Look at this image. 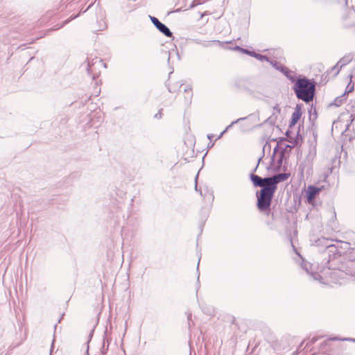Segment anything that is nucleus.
Segmentation results:
<instances>
[{
	"mask_svg": "<svg viewBox=\"0 0 355 355\" xmlns=\"http://www.w3.org/2000/svg\"><path fill=\"white\" fill-rule=\"evenodd\" d=\"M336 340V338H330V339H328V340L324 341L320 345V349L321 350H325V349H327L330 348L329 341L330 340Z\"/></svg>",
	"mask_w": 355,
	"mask_h": 355,
	"instance_id": "7",
	"label": "nucleus"
},
{
	"mask_svg": "<svg viewBox=\"0 0 355 355\" xmlns=\"http://www.w3.org/2000/svg\"><path fill=\"white\" fill-rule=\"evenodd\" d=\"M151 20L157 29L166 36L171 37L172 35V33L170 30L164 24L161 23L156 17H152Z\"/></svg>",
	"mask_w": 355,
	"mask_h": 355,
	"instance_id": "4",
	"label": "nucleus"
},
{
	"mask_svg": "<svg viewBox=\"0 0 355 355\" xmlns=\"http://www.w3.org/2000/svg\"><path fill=\"white\" fill-rule=\"evenodd\" d=\"M184 94H186L185 101L187 103L189 104L191 103V97L192 96V91H191V88L185 89Z\"/></svg>",
	"mask_w": 355,
	"mask_h": 355,
	"instance_id": "8",
	"label": "nucleus"
},
{
	"mask_svg": "<svg viewBox=\"0 0 355 355\" xmlns=\"http://www.w3.org/2000/svg\"><path fill=\"white\" fill-rule=\"evenodd\" d=\"M277 69L283 73L289 79H293V73L288 67L282 65L279 67H277Z\"/></svg>",
	"mask_w": 355,
	"mask_h": 355,
	"instance_id": "6",
	"label": "nucleus"
},
{
	"mask_svg": "<svg viewBox=\"0 0 355 355\" xmlns=\"http://www.w3.org/2000/svg\"><path fill=\"white\" fill-rule=\"evenodd\" d=\"M302 116V110L300 107L297 106L295 109V111L293 112L291 116V120L289 123V126L292 127L295 125L300 119Z\"/></svg>",
	"mask_w": 355,
	"mask_h": 355,
	"instance_id": "5",
	"label": "nucleus"
},
{
	"mask_svg": "<svg viewBox=\"0 0 355 355\" xmlns=\"http://www.w3.org/2000/svg\"><path fill=\"white\" fill-rule=\"evenodd\" d=\"M271 64L277 69V67H279V66H282L281 64H279V63H277V62H271Z\"/></svg>",
	"mask_w": 355,
	"mask_h": 355,
	"instance_id": "9",
	"label": "nucleus"
},
{
	"mask_svg": "<svg viewBox=\"0 0 355 355\" xmlns=\"http://www.w3.org/2000/svg\"><path fill=\"white\" fill-rule=\"evenodd\" d=\"M324 189V187H316L309 185L306 189V198L308 203L314 205L315 199L320 192Z\"/></svg>",
	"mask_w": 355,
	"mask_h": 355,
	"instance_id": "3",
	"label": "nucleus"
},
{
	"mask_svg": "<svg viewBox=\"0 0 355 355\" xmlns=\"http://www.w3.org/2000/svg\"><path fill=\"white\" fill-rule=\"evenodd\" d=\"M245 52L249 55H252V53L248 51H245Z\"/></svg>",
	"mask_w": 355,
	"mask_h": 355,
	"instance_id": "11",
	"label": "nucleus"
},
{
	"mask_svg": "<svg viewBox=\"0 0 355 355\" xmlns=\"http://www.w3.org/2000/svg\"><path fill=\"white\" fill-rule=\"evenodd\" d=\"M353 89H354V85H352L350 86V88H349V90H348V92H352Z\"/></svg>",
	"mask_w": 355,
	"mask_h": 355,
	"instance_id": "10",
	"label": "nucleus"
},
{
	"mask_svg": "<svg viewBox=\"0 0 355 355\" xmlns=\"http://www.w3.org/2000/svg\"><path fill=\"white\" fill-rule=\"evenodd\" d=\"M316 340L315 338H313V342H315Z\"/></svg>",
	"mask_w": 355,
	"mask_h": 355,
	"instance_id": "12",
	"label": "nucleus"
},
{
	"mask_svg": "<svg viewBox=\"0 0 355 355\" xmlns=\"http://www.w3.org/2000/svg\"><path fill=\"white\" fill-rule=\"evenodd\" d=\"M288 177V173H280L266 178H261L254 174L251 175L250 179L253 184L255 187H262V189L257 193V207L261 211L269 210L273 195L277 189V184L286 180Z\"/></svg>",
	"mask_w": 355,
	"mask_h": 355,
	"instance_id": "1",
	"label": "nucleus"
},
{
	"mask_svg": "<svg viewBox=\"0 0 355 355\" xmlns=\"http://www.w3.org/2000/svg\"><path fill=\"white\" fill-rule=\"evenodd\" d=\"M294 91L297 97L306 103L311 101L315 94V84L306 78L296 80Z\"/></svg>",
	"mask_w": 355,
	"mask_h": 355,
	"instance_id": "2",
	"label": "nucleus"
}]
</instances>
